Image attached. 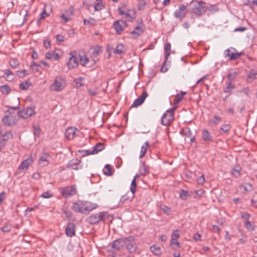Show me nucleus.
I'll use <instances>...</instances> for the list:
<instances>
[{
    "label": "nucleus",
    "mask_w": 257,
    "mask_h": 257,
    "mask_svg": "<svg viewBox=\"0 0 257 257\" xmlns=\"http://www.w3.org/2000/svg\"><path fill=\"white\" fill-rule=\"evenodd\" d=\"M96 207V204L90 202L78 200L73 203L71 209L75 212L86 214Z\"/></svg>",
    "instance_id": "1"
},
{
    "label": "nucleus",
    "mask_w": 257,
    "mask_h": 257,
    "mask_svg": "<svg viewBox=\"0 0 257 257\" xmlns=\"http://www.w3.org/2000/svg\"><path fill=\"white\" fill-rule=\"evenodd\" d=\"M6 115L3 118L4 123L8 126L14 125L19 119L18 112L11 111L10 110L6 111Z\"/></svg>",
    "instance_id": "2"
},
{
    "label": "nucleus",
    "mask_w": 257,
    "mask_h": 257,
    "mask_svg": "<svg viewBox=\"0 0 257 257\" xmlns=\"http://www.w3.org/2000/svg\"><path fill=\"white\" fill-rule=\"evenodd\" d=\"M108 217L106 212H101L98 213L92 214L87 218V221L92 224H97L100 221H104Z\"/></svg>",
    "instance_id": "3"
},
{
    "label": "nucleus",
    "mask_w": 257,
    "mask_h": 257,
    "mask_svg": "<svg viewBox=\"0 0 257 257\" xmlns=\"http://www.w3.org/2000/svg\"><path fill=\"white\" fill-rule=\"evenodd\" d=\"M59 191L63 197L68 198L77 194L75 185L68 186L65 187L60 188Z\"/></svg>",
    "instance_id": "4"
},
{
    "label": "nucleus",
    "mask_w": 257,
    "mask_h": 257,
    "mask_svg": "<svg viewBox=\"0 0 257 257\" xmlns=\"http://www.w3.org/2000/svg\"><path fill=\"white\" fill-rule=\"evenodd\" d=\"M191 12L195 16H200L206 11L204 3L202 2L191 3Z\"/></svg>",
    "instance_id": "5"
},
{
    "label": "nucleus",
    "mask_w": 257,
    "mask_h": 257,
    "mask_svg": "<svg viewBox=\"0 0 257 257\" xmlns=\"http://www.w3.org/2000/svg\"><path fill=\"white\" fill-rule=\"evenodd\" d=\"M66 84L65 80L61 76L56 77L54 82L51 84L50 88L52 90L59 92L62 90Z\"/></svg>",
    "instance_id": "6"
},
{
    "label": "nucleus",
    "mask_w": 257,
    "mask_h": 257,
    "mask_svg": "<svg viewBox=\"0 0 257 257\" xmlns=\"http://www.w3.org/2000/svg\"><path fill=\"white\" fill-rule=\"evenodd\" d=\"M125 246L127 250L131 253L135 252L137 248V245L135 241L134 236H130L124 237Z\"/></svg>",
    "instance_id": "7"
},
{
    "label": "nucleus",
    "mask_w": 257,
    "mask_h": 257,
    "mask_svg": "<svg viewBox=\"0 0 257 257\" xmlns=\"http://www.w3.org/2000/svg\"><path fill=\"white\" fill-rule=\"evenodd\" d=\"M69 57L67 62V66L69 69H72L76 68L79 64V61L77 57L76 52H71L69 54Z\"/></svg>",
    "instance_id": "8"
},
{
    "label": "nucleus",
    "mask_w": 257,
    "mask_h": 257,
    "mask_svg": "<svg viewBox=\"0 0 257 257\" xmlns=\"http://www.w3.org/2000/svg\"><path fill=\"white\" fill-rule=\"evenodd\" d=\"M18 114L19 117L27 118L35 113L34 107H28L24 108L22 110L18 111Z\"/></svg>",
    "instance_id": "9"
},
{
    "label": "nucleus",
    "mask_w": 257,
    "mask_h": 257,
    "mask_svg": "<svg viewBox=\"0 0 257 257\" xmlns=\"http://www.w3.org/2000/svg\"><path fill=\"white\" fill-rule=\"evenodd\" d=\"M125 246V240L124 238H120L115 239L111 244L113 250L119 251L122 249Z\"/></svg>",
    "instance_id": "10"
},
{
    "label": "nucleus",
    "mask_w": 257,
    "mask_h": 257,
    "mask_svg": "<svg viewBox=\"0 0 257 257\" xmlns=\"http://www.w3.org/2000/svg\"><path fill=\"white\" fill-rule=\"evenodd\" d=\"M174 118V114L169 111H166L162 117L161 123L164 125L167 126L173 120Z\"/></svg>",
    "instance_id": "11"
},
{
    "label": "nucleus",
    "mask_w": 257,
    "mask_h": 257,
    "mask_svg": "<svg viewBox=\"0 0 257 257\" xmlns=\"http://www.w3.org/2000/svg\"><path fill=\"white\" fill-rule=\"evenodd\" d=\"M186 13V7L184 5L180 6L179 8L174 12V16L178 19L182 20L185 17Z\"/></svg>",
    "instance_id": "12"
},
{
    "label": "nucleus",
    "mask_w": 257,
    "mask_h": 257,
    "mask_svg": "<svg viewBox=\"0 0 257 257\" xmlns=\"http://www.w3.org/2000/svg\"><path fill=\"white\" fill-rule=\"evenodd\" d=\"M148 96L146 91H144L141 96L137 98L131 105L132 107H136L142 104Z\"/></svg>",
    "instance_id": "13"
},
{
    "label": "nucleus",
    "mask_w": 257,
    "mask_h": 257,
    "mask_svg": "<svg viewBox=\"0 0 257 257\" xmlns=\"http://www.w3.org/2000/svg\"><path fill=\"white\" fill-rule=\"evenodd\" d=\"M49 158H50V155L48 153H43L39 159V164L42 167L47 166L49 164Z\"/></svg>",
    "instance_id": "14"
},
{
    "label": "nucleus",
    "mask_w": 257,
    "mask_h": 257,
    "mask_svg": "<svg viewBox=\"0 0 257 257\" xmlns=\"http://www.w3.org/2000/svg\"><path fill=\"white\" fill-rule=\"evenodd\" d=\"M75 224L73 223H69L65 229V233L68 236L72 237L75 235Z\"/></svg>",
    "instance_id": "15"
},
{
    "label": "nucleus",
    "mask_w": 257,
    "mask_h": 257,
    "mask_svg": "<svg viewBox=\"0 0 257 257\" xmlns=\"http://www.w3.org/2000/svg\"><path fill=\"white\" fill-rule=\"evenodd\" d=\"M34 161L33 159L30 157L28 159L24 160L22 162L20 166L19 167V170H27L31 164Z\"/></svg>",
    "instance_id": "16"
},
{
    "label": "nucleus",
    "mask_w": 257,
    "mask_h": 257,
    "mask_svg": "<svg viewBox=\"0 0 257 257\" xmlns=\"http://www.w3.org/2000/svg\"><path fill=\"white\" fill-rule=\"evenodd\" d=\"M77 130L73 127H69L66 130L65 132V136L68 140H72L76 133V131Z\"/></svg>",
    "instance_id": "17"
},
{
    "label": "nucleus",
    "mask_w": 257,
    "mask_h": 257,
    "mask_svg": "<svg viewBox=\"0 0 257 257\" xmlns=\"http://www.w3.org/2000/svg\"><path fill=\"white\" fill-rule=\"evenodd\" d=\"M202 138L205 142H211L213 141L212 137L207 130L202 131Z\"/></svg>",
    "instance_id": "18"
},
{
    "label": "nucleus",
    "mask_w": 257,
    "mask_h": 257,
    "mask_svg": "<svg viewBox=\"0 0 257 257\" xmlns=\"http://www.w3.org/2000/svg\"><path fill=\"white\" fill-rule=\"evenodd\" d=\"M124 16L128 21L132 22L136 18V12L132 10H129L126 12Z\"/></svg>",
    "instance_id": "19"
},
{
    "label": "nucleus",
    "mask_w": 257,
    "mask_h": 257,
    "mask_svg": "<svg viewBox=\"0 0 257 257\" xmlns=\"http://www.w3.org/2000/svg\"><path fill=\"white\" fill-rule=\"evenodd\" d=\"M126 48L122 44L120 43L117 45L116 48L114 50L113 52L116 54H121L125 52Z\"/></svg>",
    "instance_id": "20"
},
{
    "label": "nucleus",
    "mask_w": 257,
    "mask_h": 257,
    "mask_svg": "<svg viewBox=\"0 0 257 257\" xmlns=\"http://www.w3.org/2000/svg\"><path fill=\"white\" fill-rule=\"evenodd\" d=\"M79 56L80 58L79 61L80 64L83 66H86L89 61V58L83 53H82V54L79 53Z\"/></svg>",
    "instance_id": "21"
},
{
    "label": "nucleus",
    "mask_w": 257,
    "mask_h": 257,
    "mask_svg": "<svg viewBox=\"0 0 257 257\" xmlns=\"http://www.w3.org/2000/svg\"><path fill=\"white\" fill-rule=\"evenodd\" d=\"M186 94V92L185 91H181L180 93H178L174 100V104H177L179 103Z\"/></svg>",
    "instance_id": "22"
},
{
    "label": "nucleus",
    "mask_w": 257,
    "mask_h": 257,
    "mask_svg": "<svg viewBox=\"0 0 257 257\" xmlns=\"http://www.w3.org/2000/svg\"><path fill=\"white\" fill-rule=\"evenodd\" d=\"M150 250L154 255L159 256L161 254V248L156 245L151 246Z\"/></svg>",
    "instance_id": "23"
},
{
    "label": "nucleus",
    "mask_w": 257,
    "mask_h": 257,
    "mask_svg": "<svg viewBox=\"0 0 257 257\" xmlns=\"http://www.w3.org/2000/svg\"><path fill=\"white\" fill-rule=\"evenodd\" d=\"M143 28L141 26L139 25L135 27L134 30L131 32V34L139 36L143 32Z\"/></svg>",
    "instance_id": "24"
},
{
    "label": "nucleus",
    "mask_w": 257,
    "mask_h": 257,
    "mask_svg": "<svg viewBox=\"0 0 257 257\" xmlns=\"http://www.w3.org/2000/svg\"><path fill=\"white\" fill-rule=\"evenodd\" d=\"M13 73L9 70H6L4 73L3 77L8 81H11L13 80Z\"/></svg>",
    "instance_id": "25"
},
{
    "label": "nucleus",
    "mask_w": 257,
    "mask_h": 257,
    "mask_svg": "<svg viewBox=\"0 0 257 257\" xmlns=\"http://www.w3.org/2000/svg\"><path fill=\"white\" fill-rule=\"evenodd\" d=\"M104 149V146L102 143H98L94 147H93V153L95 154L98 153Z\"/></svg>",
    "instance_id": "26"
},
{
    "label": "nucleus",
    "mask_w": 257,
    "mask_h": 257,
    "mask_svg": "<svg viewBox=\"0 0 257 257\" xmlns=\"http://www.w3.org/2000/svg\"><path fill=\"white\" fill-rule=\"evenodd\" d=\"M113 27L116 32L118 34H120L123 30L122 26L119 23L118 21H116L113 24Z\"/></svg>",
    "instance_id": "27"
},
{
    "label": "nucleus",
    "mask_w": 257,
    "mask_h": 257,
    "mask_svg": "<svg viewBox=\"0 0 257 257\" xmlns=\"http://www.w3.org/2000/svg\"><path fill=\"white\" fill-rule=\"evenodd\" d=\"M103 173L106 176H111L112 175V171L111 166L109 164L105 166L104 169L103 170Z\"/></svg>",
    "instance_id": "28"
},
{
    "label": "nucleus",
    "mask_w": 257,
    "mask_h": 257,
    "mask_svg": "<svg viewBox=\"0 0 257 257\" xmlns=\"http://www.w3.org/2000/svg\"><path fill=\"white\" fill-rule=\"evenodd\" d=\"M84 78L80 77L74 80L75 82L76 87L77 88L81 87L84 85V82L83 81Z\"/></svg>",
    "instance_id": "29"
},
{
    "label": "nucleus",
    "mask_w": 257,
    "mask_h": 257,
    "mask_svg": "<svg viewBox=\"0 0 257 257\" xmlns=\"http://www.w3.org/2000/svg\"><path fill=\"white\" fill-rule=\"evenodd\" d=\"M32 85L31 82L27 80L25 82H22L20 84V87L22 90H26Z\"/></svg>",
    "instance_id": "30"
},
{
    "label": "nucleus",
    "mask_w": 257,
    "mask_h": 257,
    "mask_svg": "<svg viewBox=\"0 0 257 257\" xmlns=\"http://www.w3.org/2000/svg\"><path fill=\"white\" fill-rule=\"evenodd\" d=\"M148 147H149V143L148 142H145L144 145L141 147L140 158H142L145 155V154H146V152L148 149Z\"/></svg>",
    "instance_id": "31"
},
{
    "label": "nucleus",
    "mask_w": 257,
    "mask_h": 257,
    "mask_svg": "<svg viewBox=\"0 0 257 257\" xmlns=\"http://www.w3.org/2000/svg\"><path fill=\"white\" fill-rule=\"evenodd\" d=\"M137 177L138 176H136L131 183L130 190L131 191L133 194H134L136 191V179Z\"/></svg>",
    "instance_id": "32"
},
{
    "label": "nucleus",
    "mask_w": 257,
    "mask_h": 257,
    "mask_svg": "<svg viewBox=\"0 0 257 257\" xmlns=\"http://www.w3.org/2000/svg\"><path fill=\"white\" fill-rule=\"evenodd\" d=\"M96 3L94 5V10L96 11H100L104 8V6L102 4L101 0H96Z\"/></svg>",
    "instance_id": "33"
},
{
    "label": "nucleus",
    "mask_w": 257,
    "mask_h": 257,
    "mask_svg": "<svg viewBox=\"0 0 257 257\" xmlns=\"http://www.w3.org/2000/svg\"><path fill=\"white\" fill-rule=\"evenodd\" d=\"M221 120V118L217 115H215L214 119L210 120L209 121L210 124L211 126H214L216 125Z\"/></svg>",
    "instance_id": "34"
},
{
    "label": "nucleus",
    "mask_w": 257,
    "mask_h": 257,
    "mask_svg": "<svg viewBox=\"0 0 257 257\" xmlns=\"http://www.w3.org/2000/svg\"><path fill=\"white\" fill-rule=\"evenodd\" d=\"M164 50L165 51V59L167 60L170 54L171 44L170 43L166 44L164 47Z\"/></svg>",
    "instance_id": "35"
},
{
    "label": "nucleus",
    "mask_w": 257,
    "mask_h": 257,
    "mask_svg": "<svg viewBox=\"0 0 257 257\" xmlns=\"http://www.w3.org/2000/svg\"><path fill=\"white\" fill-rule=\"evenodd\" d=\"M80 163H81L80 160H76L74 162L72 161L69 163V167H71L72 169H73V170H78V167H74V165L75 166H79V165H80Z\"/></svg>",
    "instance_id": "36"
},
{
    "label": "nucleus",
    "mask_w": 257,
    "mask_h": 257,
    "mask_svg": "<svg viewBox=\"0 0 257 257\" xmlns=\"http://www.w3.org/2000/svg\"><path fill=\"white\" fill-rule=\"evenodd\" d=\"M11 90L10 87L7 85H2L1 87V91L3 94H8Z\"/></svg>",
    "instance_id": "37"
},
{
    "label": "nucleus",
    "mask_w": 257,
    "mask_h": 257,
    "mask_svg": "<svg viewBox=\"0 0 257 257\" xmlns=\"http://www.w3.org/2000/svg\"><path fill=\"white\" fill-rule=\"evenodd\" d=\"M242 54H243V53H242V52H239V53L232 52L231 53V57L229 58V59L235 60L237 59L238 58H239L242 55Z\"/></svg>",
    "instance_id": "38"
},
{
    "label": "nucleus",
    "mask_w": 257,
    "mask_h": 257,
    "mask_svg": "<svg viewBox=\"0 0 257 257\" xmlns=\"http://www.w3.org/2000/svg\"><path fill=\"white\" fill-rule=\"evenodd\" d=\"M189 196L188 192L184 190H181L180 192V197L182 200H186L187 197Z\"/></svg>",
    "instance_id": "39"
},
{
    "label": "nucleus",
    "mask_w": 257,
    "mask_h": 257,
    "mask_svg": "<svg viewBox=\"0 0 257 257\" xmlns=\"http://www.w3.org/2000/svg\"><path fill=\"white\" fill-rule=\"evenodd\" d=\"M17 74L19 77L23 78L28 75L27 70L24 69L23 70H19L17 72Z\"/></svg>",
    "instance_id": "40"
},
{
    "label": "nucleus",
    "mask_w": 257,
    "mask_h": 257,
    "mask_svg": "<svg viewBox=\"0 0 257 257\" xmlns=\"http://www.w3.org/2000/svg\"><path fill=\"white\" fill-rule=\"evenodd\" d=\"M220 130L225 132V133H228V132L230 131V126L229 124H223L221 127H220Z\"/></svg>",
    "instance_id": "41"
},
{
    "label": "nucleus",
    "mask_w": 257,
    "mask_h": 257,
    "mask_svg": "<svg viewBox=\"0 0 257 257\" xmlns=\"http://www.w3.org/2000/svg\"><path fill=\"white\" fill-rule=\"evenodd\" d=\"M53 196V193H52L50 191H46L43 194H42L40 196L41 197L44 198H49Z\"/></svg>",
    "instance_id": "42"
},
{
    "label": "nucleus",
    "mask_w": 257,
    "mask_h": 257,
    "mask_svg": "<svg viewBox=\"0 0 257 257\" xmlns=\"http://www.w3.org/2000/svg\"><path fill=\"white\" fill-rule=\"evenodd\" d=\"M48 16L49 15L47 13L46 11V5H45L43 10V12L40 15V19H44L45 18L48 17Z\"/></svg>",
    "instance_id": "43"
},
{
    "label": "nucleus",
    "mask_w": 257,
    "mask_h": 257,
    "mask_svg": "<svg viewBox=\"0 0 257 257\" xmlns=\"http://www.w3.org/2000/svg\"><path fill=\"white\" fill-rule=\"evenodd\" d=\"M170 245L172 246H173V245H175L177 246V247H180V243L177 241V238H176L174 237H172Z\"/></svg>",
    "instance_id": "44"
},
{
    "label": "nucleus",
    "mask_w": 257,
    "mask_h": 257,
    "mask_svg": "<svg viewBox=\"0 0 257 257\" xmlns=\"http://www.w3.org/2000/svg\"><path fill=\"white\" fill-rule=\"evenodd\" d=\"M142 167L143 170H141V174L146 175L149 173V168L144 163L143 164Z\"/></svg>",
    "instance_id": "45"
},
{
    "label": "nucleus",
    "mask_w": 257,
    "mask_h": 257,
    "mask_svg": "<svg viewBox=\"0 0 257 257\" xmlns=\"http://www.w3.org/2000/svg\"><path fill=\"white\" fill-rule=\"evenodd\" d=\"M31 68L34 72L38 71V64L34 61L31 62Z\"/></svg>",
    "instance_id": "46"
},
{
    "label": "nucleus",
    "mask_w": 257,
    "mask_h": 257,
    "mask_svg": "<svg viewBox=\"0 0 257 257\" xmlns=\"http://www.w3.org/2000/svg\"><path fill=\"white\" fill-rule=\"evenodd\" d=\"M234 86H235L234 84H232L231 83V81L229 82L227 84V85L226 86V90H224V92L226 93L229 92L230 90H231V89H232L234 88Z\"/></svg>",
    "instance_id": "47"
},
{
    "label": "nucleus",
    "mask_w": 257,
    "mask_h": 257,
    "mask_svg": "<svg viewBox=\"0 0 257 257\" xmlns=\"http://www.w3.org/2000/svg\"><path fill=\"white\" fill-rule=\"evenodd\" d=\"M34 135L35 137H39L40 134V128L39 126H34L33 127Z\"/></svg>",
    "instance_id": "48"
},
{
    "label": "nucleus",
    "mask_w": 257,
    "mask_h": 257,
    "mask_svg": "<svg viewBox=\"0 0 257 257\" xmlns=\"http://www.w3.org/2000/svg\"><path fill=\"white\" fill-rule=\"evenodd\" d=\"M12 228V226L9 224H6L2 228V230L4 232H9Z\"/></svg>",
    "instance_id": "49"
},
{
    "label": "nucleus",
    "mask_w": 257,
    "mask_h": 257,
    "mask_svg": "<svg viewBox=\"0 0 257 257\" xmlns=\"http://www.w3.org/2000/svg\"><path fill=\"white\" fill-rule=\"evenodd\" d=\"M244 225L246 229L248 230H253V228L252 227V225L250 222L248 220H246L244 222Z\"/></svg>",
    "instance_id": "50"
},
{
    "label": "nucleus",
    "mask_w": 257,
    "mask_h": 257,
    "mask_svg": "<svg viewBox=\"0 0 257 257\" xmlns=\"http://www.w3.org/2000/svg\"><path fill=\"white\" fill-rule=\"evenodd\" d=\"M88 93L90 96H95L97 95V92L95 89L89 88L88 89Z\"/></svg>",
    "instance_id": "51"
},
{
    "label": "nucleus",
    "mask_w": 257,
    "mask_h": 257,
    "mask_svg": "<svg viewBox=\"0 0 257 257\" xmlns=\"http://www.w3.org/2000/svg\"><path fill=\"white\" fill-rule=\"evenodd\" d=\"M60 18L62 20H63V23H67L70 19V18L69 16H67L66 15L62 14L60 16Z\"/></svg>",
    "instance_id": "52"
},
{
    "label": "nucleus",
    "mask_w": 257,
    "mask_h": 257,
    "mask_svg": "<svg viewBox=\"0 0 257 257\" xmlns=\"http://www.w3.org/2000/svg\"><path fill=\"white\" fill-rule=\"evenodd\" d=\"M82 152L83 153V154H82L83 156H85L90 155H92V154H95V153H93V149L91 151L90 150H85V151H82Z\"/></svg>",
    "instance_id": "53"
},
{
    "label": "nucleus",
    "mask_w": 257,
    "mask_h": 257,
    "mask_svg": "<svg viewBox=\"0 0 257 257\" xmlns=\"http://www.w3.org/2000/svg\"><path fill=\"white\" fill-rule=\"evenodd\" d=\"M10 63L11 66L12 67H13V68H16L18 64L17 61L14 59H11L10 61Z\"/></svg>",
    "instance_id": "54"
},
{
    "label": "nucleus",
    "mask_w": 257,
    "mask_h": 257,
    "mask_svg": "<svg viewBox=\"0 0 257 257\" xmlns=\"http://www.w3.org/2000/svg\"><path fill=\"white\" fill-rule=\"evenodd\" d=\"M184 134L186 136L188 137L189 138L191 137L192 134L191 131L189 127H186L184 130Z\"/></svg>",
    "instance_id": "55"
},
{
    "label": "nucleus",
    "mask_w": 257,
    "mask_h": 257,
    "mask_svg": "<svg viewBox=\"0 0 257 257\" xmlns=\"http://www.w3.org/2000/svg\"><path fill=\"white\" fill-rule=\"evenodd\" d=\"M74 11L73 8H70L69 10L66 11L65 14L69 16L70 18L71 16L73 15Z\"/></svg>",
    "instance_id": "56"
},
{
    "label": "nucleus",
    "mask_w": 257,
    "mask_h": 257,
    "mask_svg": "<svg viewBox=\"0 0 257 257\" xmlns=\"http://www.w3.org/2000/svg\"><path fill=\"white\" fill-rule=\"evenodd\" d=\"M129 200V198L127 197V195H125L122 196L119 200V203L123 204L126 201Z\"/></svg>",
    "instance_id": "57"
},
{
    "label": "nucleus",
    "mask_w": 257,
    "mask_h": 257,
    "mask_svg": "<svg viewBox=\"0 0 257 257\" xmlns=\"http://www.w3.org/2000/svg\"><path fill=\"white\" fill-rule=\"evenodd\" d=\"M197 182L198 184H203L204 183V182H205V178H204V175H202V176H200L197 179Z\"/></svg>",
    "instance_id": "58"
},
{
    "label": "nucleus",
    "mask_w": 257,
    "mask_h": 257,
    "mask_svg": "<svg viewBox=\"0 0 257 257\" xmlns=\"http://www.w3.org/2000/svg\"><path fill=\"white\" fill-rule=\"evenodd\" d=\"M64 213L68 218H71L73 214L71 211L66 210H64Z\"/></svg>",
    "instance_id": "59"
},
{
    "label": "nucleus",
    "mask_w": 257,
    "mask_h": 257,
    "mask_svg": "<svg viewBox=\"0 0 257 257\" xmlns=\"http://www.w3.org/2000/svg\"><path fill=\"white\" fill-rule=\"evenodd\" d=\"M241 217L244 219H246V220H248L250 217V215L247 212H243L241 214Z\"/></svg>",
    "instance_id": "60"
},
{
    "label": "nucleus",
    "mask_w": 257,
    "mask_h": 257,
    "mask_svg": "<svg viewBox=\"0 0 257 257\" xmlns=\"http://www.w3.org/2000/svg\"><path fill=\"white\" fill-rule=\"evenodd\" d=\"M251 202L253 206L257 207V196H254L253 197V198L251 199Z\"/></svg>",
    "instance_id": "61"
},
{
    "label": "nucleus",
    "mask_w": 257,
    "mask_h": 257,
    "mask_svg": "<svg viewBox=\"0 0 257 257\" xmlns=\"http://www.w3.org/2000/svg\"><path fill=\"white\" fill-rule=\"evenodd\" d=\"M235 75H236V73L235 72H233V73H230L229 74H228V79L231 81L233 80L234 79L235 77Z\"/></svg>",
    "instance_id": "62"
},
{
    "label": "nucleus",
    "mask_w": 257,
    "mask_h": 257,
    "mask_svg": "<svg viewBox=\"0 0 257 257\" xmlns=\"http://www.w3.org/2000/svg\"><path fill=\"white\" fill-rule=\"evenodd\" d=\"M56 40L59 42H62L64 41V37L61 35H58L56 36Z\"/></svg>",
    "instance_id": "63"
},
{
    "label": "nucleus",
    "mask_w": 257,
    "mask_h": 257,
    "mask_svg": "<svg viewBox=\"0 0 257 257\" xmlns=\"http://www.w3.org/2000/svg\"><path fill=\"white\" fill-rule=\"evenodd\" d=\"M232 52H230V49H227V50H226L224 52V55H225V56L226 57H229L230 58L231 57V53Z\"/></svg>",
    "instance_id": "64"
}]
</instances>
